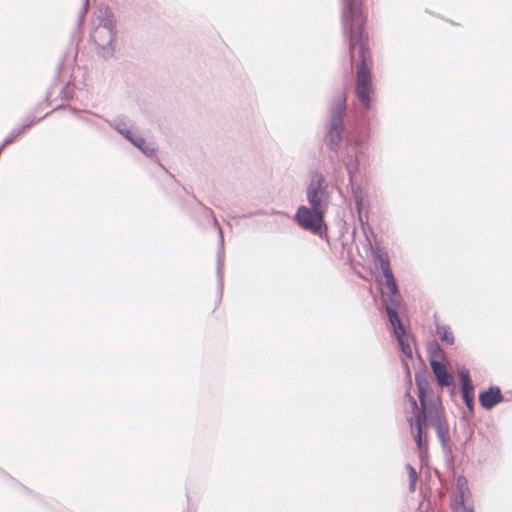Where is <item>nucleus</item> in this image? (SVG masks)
Instances as JSON below:
<instances>
[{"label": "nucleus", "mask_w": 512, "mask_h": 512, "mask_svg": "<svg viewBox=\"0 0 512 512\" xmlns=\"http://www.w3.org/2000/svg\"><path fill=\"white\" fill-rule=\"evenodd\" d=\"M36 122L37 121H31L30 123H27L20 128H15L12 130V132L4 139V145L13 143L18 136L28 130Z\"/></svg>", "instance_id": "dca6fc26"}, {"label": "nucleus", "mask_w": 512, "mask_h": 512, "mask_svg": "<svg viewBox=\"0 0 512 512\" xmlns=\"http://www.w3.org/2000/svg\"><path fill=\"white\" fill-rule=\"evenodd\" d=\"M452 509L454 512H474L473 506L467 505V503H463L462 505L454 504Z\"/></svg>", "instance_id": "aec40b11"}, {"label": "nucleus", "mask_w": 512, "mask_h": 512, "mask_svg": "<svg viewBox=\"0 0 512 512\" xmlns=\"http://www.w3.org/2000/svg\"><path fill=\"white\" fill-rule=\"evenodd\" d=\"M373 258L375 265L381 269L385 279V291H382V302L385 306L389 322L393 326L402 352L411 359L412 349L399 317V309L403 299L391 270L389 255L380 245H376L373 249Z\"/></svg>", "instance_id": "f03ea898"}, {"label": "nucleus", "mask_w": 512, "mask_h": 512, "mask_svg": "<svg viewBox=\"0 0 512 512\" xmlns=\"http://www.w3.org/2000/svg\"><path fill=\"white\" fill-rule=\"evenodd\" d=\"M343 163L348 173L349 184H352L359 170V160L356 153L354 155H347V157L343 159Z\"/></svg>", "instance_id": "f8f14e48"}, {"label": "nucleus", "mask_w": 512, "mask_h": 512, "mask_svg": "<svg viewBox=\"0 0 512 512\" xmlns=\"http://www.w3.org/2000/svg\"><path fill=\"white\" fill-rule=\"evenodd\" d=\"M457 495L455 498V504L462 505L467 503L471 498V491L468 487V481L465 476H458L456 480Z\"/></svg>", "instance_id": "9b49d317"}, {"label": "nucleus", "mask_w": 512, "mask_h": 512, "mask_svg": "<svg viewBox=\"0 0 512 512\" xmlns=\"http://www.w3.org/2000/svg\"><path fill=\"white\" fill-rule=\"evenodd\" d=\"M214 225L218 227L220 234V251L218 253V263H217V274L220 281V285L222 286L223 281V246H224V238L221 228L219 227V223L217 219L213 218Z\"/></svg>", "instance_id": "ddd939ff"}, {"label": "nucleus", "mask_w": 512, "mask_h": 512, "mask_svg": "<svg viewBox=\"0 0 512 512\" xmlns=\"http://www.w3.org/2000/svg\"><path fill=\"white\" fill-rule=\"evenodd\" d=\"M98 24L90 34L96 47V53L103 59L111 58L115 52L116 25L114 15L109 8L100 11Z\"/></svg>", "instance_id": "39448f33"}, {"label": "nucleus", "mask_w": 512, "mask_h": 512, "mask_svg": "<svg viewBox=\"0 0 512 512\" xmlns=\"http://www.w3.org/2000/svg\"><path fill=\"white\" fill-rule=\"evenodd\" d=\"M503 401V395L498 386H491L488 390L479 394V402L485 409H491Z\"/></svg>", "instance_id": "1a4fd4ad"}, {"label": "nucleus", "mask_w": 512, "mask_h": 512, "mask_svg": "<svg viewBox=\"0 0 512 512\" xmlns=\"http://www.w3.org/2000/svg\"><path fill=\"white\" fill-rule=\"evenodd\" d=\"M306 197L310 207L299 206L295 220L304 230L322 237L326 235L324 215L329 207L330 194L325 177L320 171L316 170L310 174Z\"/></svg>", "instance_id": "7ed1b4c3"}, {"label": "nucleus", "mask_w": 512, "mask_h": 512, "mask_svg": "<svg viewBox=\"0 0 512 512\" xmlns=\"http://www.w3.org/2000/svg\"><path fill=\"white\" fill-rule=\"evenodd\" d=\"M434 428L436 430L437 436L441 442L442 447L444 449L450 450L447 438V426L445 425V423H442Z\"/></svg>", "instance_id": "f3484780"}, {"label": "nucleus", "mask_w": 512, "mask_h": 512, "mask_svg": "<svg viewBox=\"0 0 512 512\" xmlns=\"http://www.w3.org/2000/svg\"><path fill=\"white\" fill-rule=\"evenodd\" d=\"M125 138L137 147L142 153L147 156H152L156 152V147L147 144L145 139L141 136L133 134L130 130H123Z\"/></svg>", "instance_id": "9d476101"}, {"label": "nucleus", "mask_w": 512, "mask_h": 512, "mask_svg": "<svg viewBox=\"0 0 512 512\" xmlns=\"http://www.w3.org/2000/svg\"><path fill=\"white\" fill-rule=\"evenodd\" d=\"M461 383H462V399L467 408L470 410L474 405V387L470 378V374L468 370H461L459 372Z\"/></svg>", "instance_id": "6e6552de"}, {"label": "nucleus", "mask_w": 512, "mask_h": 512, "mask_svg": "<svg viewBox=\"0 0 512 512\" xmlns=\"http://www.w3.org/2000/svg\"><path fill=\"white\" fill-rule=\"evenodd\" d=\"M346 111V95L341 93L331 110L330 123L325 135L327 147L332 151H337L342 141V131L344 128L343 117Z\"/></svg>", "instance_id": "423d86ee"}, {"label": "nucleus", "mask_w": 512, "mask_h": 512, "mask_svg": "<svg viewBox=\"0 0 512 512\" xmlns=\"http://www.w3.org/2000/svg\"><path fill=\"white\" fill-rule=\"evenodd\" d=\"M431 356L430 366L440 386H449L452 383L453 377L448 373L446 365L441 361L444 354L439 344L435 341L430 343L428 348Z\"/></svg>", "instance_id": "0eeeda50"}, {"label": "nucleus", "mask_w": 512, "mask_h": 512, "mask_svg": "<svg viewBox=\"0 0 512 512\" xmlns=\"http://www.w3.org/2000/svg\"><path fill=\"white\" fill-rule=\"evenodd\" d=\"M342 25L345 37L349 42L351 62L360 60L356 71L355 93L365 109L371 107V96L374 93L371 70L367 64L368 50L363 32L366 17L362 10V0H342Z\"/></svg>", "instance_id": "f257e3e1"}, {"label": "nucleus", "mask_w": 512, "mask_h": 512, "mask_svg": "<svg viewBox=\"0 0 512 512\" xmlns=\"http://www.w3.org/2000/svg\"><path fill=\"white\" fill-rule=\"evenodd\" d=\"M436 332L440 337L441 341L445 342L448 345H453L454 336L450 327L446 325H438L436 328Z\"/></svg>", "instance_id": "2eb2a0df"}, {"label": "nucleus", "mask_w": 512, "mask_h": 512, "mask_svg": "<svg viewBox=\"0 0 512 512\" xmlns=\"http://www.w3.org/2000/svg\"><path fill=\"white\" fill-rule=\"evenodd\" d=\"M406 469L409 477V491L414 492L416 489V483L418 480V473L411 464H406Z\"/></svg>", "instance_id": "6ab92c4d"}, {"label": "nucleus", "mask_w": 512, "mask_h": 512, "mask_svg": "<svg viewBox=\"0 0 512 512\" xmlns=\"http://www.w3.org/2000/svg\"><path fill=\"white\" fill-rule=\"evenodd\" d=\"M350 185H351L352 196L355 201L356 209L360 216L361 212H362L363 204H364V198H365L364 193L360 187L354 186V181Z\"/></svg>", "instance_id": "4468645a"}, {"label": "nucleus", "mask_w": 512, "mask_h": 512, "mask_svg": "<svg viewBox=\"0 0 512 512\" xmlns=\"http://www.w3.org/2000/svg\"><path fill=\"white\" fill-rule=\"evenodd\" d=\"M415 382L418 388V398L421 407L419 408L415 398L409 392H406L405 397H407L414 412V419H408L410 426L413 427L416 421L421 424V427H436L444 423L441 409L436 404L428 402L426 399L430 388L428 380L423 375H416Z\"/></svg>", "instance_id": "20e7f679"}, {"label": "nucleus", "mask_w": 512, "mask_h": 512, "mask_svg": "<svg viewBox=\"0 0 512 512\" xmlns=\"http://www.w3.org/2000/svg\"><path fill=\"white\" fill-rule=\"evenodd\" d=\"M416 427V431L414 434V439L417 444V447L420 451L426 449V441L423 439V427H421V424L416 421V424H414Z\"/></svg>", "instance_id": "a211bd4d"}, {"label": "nucleus", "mask_w": 512, "mask_h": 512, "mask_svg": "<svg viewBox=\"0 0 512 512\" xmlns=\"http://www.w3.org/2000/svg\"><path fill=\"white\" fill-rule=\"evenodd\" d=\"M115 129L120 133L122 134L124 137H125V132H123V130H129L127 127H126V124L123 123L121 120H119L116 125H115Z\"/></svg>", "instance_id": "412c9836"}]
</instances>
